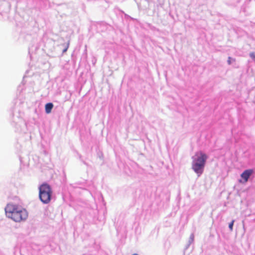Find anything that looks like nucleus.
Here are the masks:
<instances>
[{"label": "nucleus", "mask_w": 255, "mask_h": 255, "mask_svg": "<svg viewBox=\"0 0 255 255\" xmlns=\"http://www.w3.org/2000/svg\"><path fill=\"white\" fill-rule=\"evenodd\" d=\"M195 156H197V158H195L193 160L192 168L194 171L198 174V176H199L203 171L207 156L205 154L201 151L197 152L195 154Z\"/></svg>", "instance_id": "f03ea898"}, {"label": "nucleus", "mask_w": 255, "mask_h": 255, "mask_svg": "<svg viewBox=\"0 0 255 255\" xmlns=\"http://www.w3.org/2000/svg\"><path fill=\"white\" fill-rule=\"evenodd\" d=\"M253 173L254 170L251 169L245 170L241 175V177L243 180L241 179L239 180V182L242 183H245L247 182L249 177Z\"/></svg>", "instance_id": "20e7f679"}, {"label": "nucleus", "mask_w": 255, "mask_h": 255, "mask_svg": "<svg viewBox=\"0 0 255 255\" xmlns=\"http://www.w3.org/2000/svg\"><path fill=\"white\" fill-rule=\"evenodd\" d=\"M228 63H229V64H231V58H230V57H229V58H228Z\"/></svg>", "instance_id": "0eeeda50"}, {"label": "nucleus", "mask_w": 255, "mask_h": 255, "mask_svg": "<svg viewBox=\"0 0 255 255\" xmlns=\"http://www.w3.org/2000/svg\"><path fill=\"white\" fill-rule=\"evenodd\" d=\"M53 107V105L52 103H49L46 104L45 105V112L47 114H49L51 113V110Z\"/></svg>", "instance_id": "39448f33"}, {"label": "nucleus", "mask_w": 255, "mask_h": 255, "mask_svg": "<svg viewBox=\"0 0 255 255\" xmlns=\"http://www.w3.org/2000/svg\"><path fill=\"white\" fill-rule=\"evenodd\" d=\"M132 255H138L136 254H133Z\"/></svg>", "instance_id": "6e6552de"}, {"label": "nucleus", "mask_w": 255, "mask_h": 255, "mask_svg": "<svg viewBox=\"0 0 255 255\" xmlns=\"http://www.w3.org/2000/svg\"><path fill=\"white\" fill-rule=\"evenodd\" d=\"M6 216L16 222L26 220L28 217L27 211L20 207L12 204H8L5 208Z\"/></svg>", "instance_id": "f257e3e1"}, {"label": "nucleus", "mask_w": 255, "mask_h": 255, "mask_svg": "<svg viewBox=\"0 0 255 255\" xmlns=\"http://www.w3.org/2000/svg\"><path fill=\"white\" fill-rule=\"evenodd\" d=\"M52 194V189L47 183H43L39 187V199L43 203L47 204L50 202Z\"/></svg>", "instance_id": "7ed1b4c3"}, {"label": "nucleus", "mask_w": 255, "mask_h": 255, "mask_svg": "<svg viewBox=\"0 0 255 255\" xmlns=\"http://www.w3.org/2000/svg\"><path fill=\"white\" fill-rule=\"evenodd\" d=\"M234 220H233L230 224H229V227L231 231H232L233 230V225H234Z\"/></svg>", "instance_id": "423d86ee"}]
</instances>
